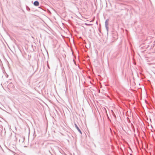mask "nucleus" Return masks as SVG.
Wrapping results in <instances>:
<instances>
[{
    "label": "nucleus",
    "mask_w": 155,
    "mask_h": 155,
    "mask_svg": "<svg viewBox=\"0 0 155 155\" xmlns=\"http://www.w3.org/2000/svg\"><path fill=\"white\" fill-rule=\"evenodd\" d=\"M74 125H75V127L78 130V131L79 132V133L81 134H82V132H81V130H80V129H79V127H78L77 125L75 123L74 124Z\"/></svg>",
    "instance_id": "2"
},
{
    "label": "nucleus",
    "mask_w": 155,
    "mask_h": 155,
    "mask_svg": "<svg viewBox=\"0 0 155 155\" xmlns=\"http://www.w3.org/2000/svg\"><path fill=\"white\" fill-rule=\"evenodd\" d=\"M12 85H13V84L12 83H11L10 84L9 86H12Z\"/></svg>",
    "instance_id": "6"
},
{
    "label": "nucleus",
    "mask_w": 155,
    "mask_h": 155,
    "mask_svg": "<svg viewBox=\"0 0 155 155\" xmlns=\"http://www.w3.org/2000/svg\"><path fill=\"white\" fill-rule=\"evenodd\" d=\"M108 26H105L106 28V29H107V30H108Z\"/></svg>",
    "instance_id": "7"
},
{
    "label": "nucleus",
    "mask_w": 155,
    "mask_h": 155,
    "mask_svg": "<svg viewBox=\"0 0 155 155\" xmlns=\"http://www.w3.org/2000/svg\"><path fill=\"white\" fill-rule=\"evenodd\" d=\"M34 5L36 6H38L39 5V3L38 1H35L34 2Z\"/></svg>",
    "instance_id": "3"
},
{
    "label": "nucleus",
    "mask_w": 155,
    "mask_h": 155,
    "mask_svg": "<svg viewBox=\"0 0 155 155\" xmlns=\"http://www.w3.org/2000/svg\"><path fill=\"white\" fill-rule=\"evenodd\" d=\"M108 21L109 20L107 19L105 21V26H108Z\"/></svg>",
    "instance_id": "4"
},
{
    "label": "nucleus",
    "mask_w": 155,
    "mask_h": 155,
    "mask_svg": "<svg viewBox=\"0 0 155 155\" xmlns=\"http://www.w3.org/2000/svg\"><path fill=\"white\" fill-rule=\"evenodd\" d=\"M97 90L99 91V93H100V91L98 89H97Z\"/></svg>",
    "instance_id": "8"
},
{
    "label": "nucleus",
    "mask_w": 155,
    "mask_h": 155,
    "mask_svg": "<svg viewBox=\"0 0 155 155\" xmlns=\"http://www.w3.org/2000/svg\"><path fill=\"white\" fill-rule=\"evenodd\" d=\"M47 66H48V68L49 69H50V67H49V65H48V61H47Z\"/></svg>",
    "instance_id": "5"
},
{
    "label": "nucleus",
    "mask_w": 155,
    "mask_h": 155,
    "mask_svg": "<svg viewBox=\"0 0 155 155\" xmlns=\"http://www.w3.org/2000/svg\"><path fill=\"white\" fill-rule=\"evenodd\" d=\"M31 70L32 68H31L30 65L29 64L27 66H25V70H24L26 72L25 74H30Z\"/></svg>",
    "instance_id": "1"
}]
</instances>
